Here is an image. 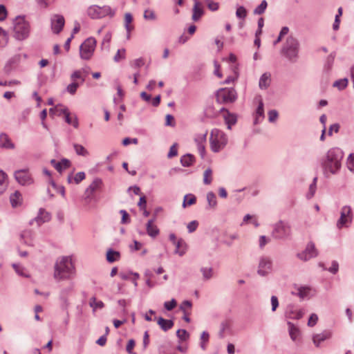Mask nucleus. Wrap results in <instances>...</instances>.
Here are the masks:
<instances>
[{
    "label": "nucleus",
    "mask_w": 354,
    "mask_h": 354,
    "mask_svg": "<svg viewBox=\"0 0 354 354\" xmlns=\"http://www.w3.org/2000/svg\"><path fill=\"white\" fill-rule=\"evenodd\" d=\"M74 273L72 259L68 257L59 258L55 265L54 277L62 280L69 279Z\"/></svg>",
    "instance_id": "f257e3e1"
},
{
    "label": "nucleus",
    "mask_w": 354,
    "mask_h": 354,
    "mask_svg": "<svg viewBox=\"0 0 354 354\" xmlns=\"http://www.w3.org/2000/svg\"><path fill=\"white\" fill-rule=\"evenodd\" d=\"M343 158L342 151L338 148L330 149L326 154V160L323 163L325 173H336L341 167V160Z\"/></svg>",
    "instance_id": "f03ea898"
},
{
    "label": "nucleus",
    "mask_w": 354,
    "mask_h": 354,
    "mask_svg": "<svg viewBox=\"0 0 354 354\" xmlns=\"http://www.w3.org/2000/svg\"><path fill=\"white\" fill-rule=\"evenodd\" d=\"M227 143V137L224 132L214 129L211 131L209 136L210 148L214 152H218L222 150Z\"/></svg>",
    "instance_id": "7ed1b4c3"
},
{
    "label": "nucleus",
    "mask_w": 354,
    "mask_h": 354,
    "mask_svg": "<svg viewBox=\"0 0 354 354\" xmlns=\"http://www.w3.org/2000/svg\"><path fill=\"white\" fill-rule=\"evenodd\" d=\"M14 37L18 40H24L28 37L30 27L24 17H17L13 21Z\"/></svg>",
    "instance_id": "20e7f679"
},
{
    "label": "nucleus",
    "mask_w": 354,
    "mask_h": 354,
    "mask_svg": "<svg viewBox=\"0 0 354 354\" xmlns=\"http://www.w3.org/2000/svg\"><path fill=\"white\" fill-rule=\"evenodd\" d=\"M299 50V43L297 40L292 36H289L283 47L282 48V53L289 59H292L297 56Z\"/></svg>",
    "instance_id": "39448f33"
},
{
    "label": "nucleus",
    "mask_w": 354,
    "mask_h": 354,
    "mask_svg": "<svg viewBox=\"0 0 354 354\" xmlns=\"http://www.w3.org/2000/svg\"><path fill=\"white\" fill-rule=\"evenodd\" d=\"M87 14L92 19H100L108 15L113 17L115 12L109 6L102 7L91 6L88 8Z\"/></svg>",
    "instance_id": "423d86ee"
},
{
    "label": "nucleus",
    "mask_w": 354,
    "mask_h": 354,
    "mask_svg": "<svg viewBox=\"0 0 354 354\" xmlns=\"http://www.w3.org/2000/svg\"><path fill=\"white\" fill-rule=\"evenodd\" d=\"M96 46V40L93 37L86 39L80 47V57L83 59H90L93 55Z\"/></svg>",
    "instance_id": "0eeeda50"
},
{
    "label": "nucleus",
    "mask_w": 354,
    "mask_h": 354,
    "mask_svg": "<svg viewBox=\"0 0 354 354\" xmlns=\"http://www.w3.org/2000/svg\"><path fill=\"white\" fill-rule=\"evenodd\" d=\"M216 98L221 104L232 103L236 99V93L233 88H220L216 92Z\"/></svg>",
    "instance_id": "6e6552de"
},
{
    "label": "nucleus",
    "mask_w": 354,
    "mask_h": 354,
    "mask_svg": "<svg viewBox=\"0 0 354 354\" xmlns=\"http://www.w3.org/2000/svg\"><path fill=\"white\" fill-rule=\"evenodd\" d=\"M15 180L21 185H30L33 183V178L26 169H19L14 174Z\"/></svg>",
    "instance_id": "1a4fd4ad"
},
{
    "label": "nucleus",
    "mask_w": 354,
    "mask_h": 354,
    "mask_svg": "<svg viewBox=\"0 0 354 354\" xmlns=\"http://www.w3.org/2000/svg\"><path fill=\"white\" fill-rule=\"evenodd\" d=\"M290 227L285 223L279 221L274 225L272 234L275 238L281 239L290 234Z\"/></svg>",
    "instance_id": "9d476101"
},
{
    "label": "nucleus",
    "mask_w": 354,
    "mask_h": 354,
    "mask_svg": "<svg viewBox=\"0 0 354 354\" xmlns=\"http://www.w3.org/2000/svg\"><path fill=\"white\" fill-rule=\"evenodd\" d=\"M352 219L351 209L349 206H344L342 208L341 216L337 221V226L341 228L347 223H351Z\"/></svg>",
    "instance_id": "9b49d317"
},
{
    "label": "nucleus",
    "mask_w": 354,
    "mask_h": 354,
    "mask_svg": "<svg viewBox=\"0 0 354 354\" xmlns=\"http://www.w3.org/2000/svg\"><path fill=\"white\" fill-rule=\"evenodd\" d=\"M65 24L64 18L62 15H55L51 19V28L54 33H59Z\"/></svg>",
    "instance_id": "f8f14e48"
},
{
    "label": "nucleus",
    "mask_w": 354,
    "mask_h": 354,
    "mask_svg": "<svg viewBox=\"0 0 354 354\" xmlns=\"http://www.w3.org/2000/svg\"><path fill=\"white\" fill-rule=\"evenodd\" d=\"M317 252L315 248L314 244L310 243L307 245L305 250L297 254L298 257L303 261H308L311 258L315 257Z\"/></svg>",
    "instance_id": "ddd939ff"
},
{
    "label": "nucleus",
    "mask_w": 354,
    "mask_h": 354,
    "mask_svg": "<svg viewBox=\"0 0 354 354\" xmlns=\"http://www.w3.org/2000/svg\"><path fill=\"white\" fill-rule=\"evenodd\" d=\"M207 132L198 133L196 135L194 141L197 145L198 152L201 157H203L205 153V143Z\"/></svg>",
    "instance_id": "4468645a"
},
{
    "label": "nucleus",
    "mask_w": 354,
    "mask_h": 354,
    "mask_svg": "<svg viewBox=\"0 0 354 354\" xmlns=\"http://www.w3.org/2000/svg\"><path fill=\"white\" fill-rule=\"evenodd\" d=\"M271 266L272 263L269 259L266 257L261 258L258 268L259 274L261 276L266 275L271 270Z\"/></svg>",
    "instance_id": "2eb2a0df"
},
{
    "label": "nucleus",
    "mask_w": 354,
    "mask_h": 354,
    "mask_svg": "<svg viewBox=\"0 0 354 354\" xmlns=\"http://www.w3.org/2000/svg\"><path fill=\"white\" fill-rule=\"evenodd\" d=\"M154 218L151 219L147 222L146 225L147 233L149 236L152 238L156 237L160 233V230L158 228V227L154 224Z\"/></svg>",
    "instance_id": "dca6fc26"
},
{
    "label": "nucleus",
    "mask_w": 354,
    "mask_h": 354,
    "mask_svg": "<svg viewBox=\"0 0 354 354\" xmlns=\"http://www.w3.org/2000/svg\"><path fill=\"white\" fill-rule=\"evenodd\" d=\"M331 336L332 333L330 331H324L322 333L313 335V341L316 346H319L322 342L330 338Z\"/></svg>",
    "instance_id": "f3484780"
},
{
    "label": "nucleus",
    "mask_w": 354,
    "mask_h": 354,
    "mask_svg": "<svg viewBox=\"0 0 354 354\" xmlns=\"http://www.w3.org/2000/svg\"><path fill=\"white\" fill-rule=\"evenodd\" d=\"M133 21V17L130 13H126L124 15V26L127 32V37L128 39H130L131 32L133 30L134 27L131 24Z\"/></svg>",
    "instance_id": "a211bd4d"
},
{
    "label": "nucleus",
    "mask_w": 354,
    "mask_h": 354,
    "mask_svg": "<svg viewBox=\"0 0 354 354\" xmlns=\"http://www.w3.org/2000/svg\"><path fill=\"white\" fill-rule=\"evenodd\" d=\"M271 83V75L270 73H263L260 77L259 86L261 89H266Z\"/></svg>",
    "instance_id": "6ab92c4d"
},
{
    "label": "nucleus",
    "mask_w": 354,
    "mask_h": 354,
    "mask_svg": "<svg viewBox=\"0 0 354 354\" xmlns=\"http://www.w3.org/2000/svg\"><path fill=\"white\" fill-rule=\"evenodd\" d=\"M0 147L6 149H13L15 145L6 134L1 133L0 135Z\"/></svg>",
    "instance_id": "aec40b11"
},
{
    "label": "nucleus",
    "mask_w": 354,
    "mask_h": 354,
    "mask_svg": "<svg viewBox=\"0 0 354 354\" xmlns=\"http://www.w3.org/2000/svg\"><path fill=\"white\" fill-rule=\"evenodd\" d=\"M106 261L109 263L118 261L120 259V253L112 249H109L106 254Z\"/></svg>",
    "instance_id": "412c9836"
},
{
    "label": "nucleus",
    "mask_w": 354,
    "mask_h": 354,
    "mask_svg": "<svg viewBox=\"0 0 354 354\" xmlns=\"http://www.w3.org/2000/svg\"><path fill=\"white\" fill-rule=\"evenodd\" d=\"M52 165L61 173L63 169L69 167L70 162L68 160L64 159L61 162H56L55 160H51Z\"/></svg>",
    "instance_id": "4be33fe9"
},
{
    "label": "nucleus",
    "mask_w": 354,
    "mask_h": 354,
    "mask_svg": "<svg viewBox=\"0 0 354 354\" xmlns=\"http://www.w3.org/2000/svg\"><path fill=\"white\" fill-rule=\"evenodd\" d=\"M203 15V9L201 7V4L198 1H195L194 8H193V15L192 19L194 21H197Z\"/></svg>",
    "instance_id": "5701e85b"
},
{
    "label": "nucleus",
    "mask_w": 354,
    "mask_h": 354,
    "mask_svg": "<svg viewBox=\"0 0 354 354\" xmlns=\"http://www.w3.org/2000/svg\"><path fill=\"white\" fill-rule=\"evenodd\" d=\"M84 70H77L74 71L71 75V80L72 82H78L80 80V84H82L85 80V76L84 75Z\"/></svg>",
    "instance_id": "b1692460"
},
{
    "label": "nucleus",
    "mask_w": 354,
    "mask_h": 354,
    "mask_svg": "<svg viewBox=\"0 0 354 354\" xmlns=\"http://www.w3.org/2000/svg\"><path fill=\"white\" fill-rule=\"evenodd\" d=\"M68 109L62 106V105H57L55 106L54 108H51L49 110V113L50 115H58L60 116L62 114L65 115L68 112Z\"/></svg>",
    "instance_id": "393cba45"
},
{
    "label": "nucleus",
    "mask_w": 354,
    "mask_h": 354,
    "mask_svg": "<svg viewBox=\"0 0 354 354\" xmlns=\"http://www.w3.org/2000/svg\"><path fill=\"white\" fill-rule=\"evenodd\" d=\"M158 324L163 330L166 331L172 328V326H174V322L171 320L165 319L162 317H160L158 319Z\"/></svg>",
    "instance_id": "a878e982"
},
{
    "label": "nucleus",
    "mask_w": 354,
    "mask_h": 354,
    "mask_svg": "<svg viewBox=\"0 0 354 354\" xmlns=\"http://www.w3.org/2000/svg\"><path fill=\"white\" fill-rule=\"evenodd\" d=\"M10 200L12 206L17 207L21 203L22 196L19 192L16 191L14 194H12L10 196Z\"/></svg>",
    "instance_id": "bb28decb"
},
{
    "label": "nucleus",
    "mask_w": 354,
    "mask_h": 354,
    "mask_svg": "<svg viewBox=\"0 0 354 354\" xmlns=\"http://www.w3.org/2000/svg\"><path fill=\"white\" fill-rule=\"evenodd\" d=\"M50 219V215L48 212H46L44 209H40L39 214L37 217V222L38 224H41L45 222L48 221Z\"/></svg>",
    "instance_id": "cd10ccee"
},
{
    "label": "nucleus",
    "mask_w": 354,
    "mask_h": 354,
    "mask_svg": "<svg viewBox=\"0 0 354 354\" xmlns=\"http://www.w3.org/2000/svg\"><path fill=\"white\" fill-rule=\"evenodd\" d=\"M65 121L68 124L73 125L75 128L78 127V120L75 115L70 113L68 111L64 115Z\"/></svg>",
    "instance_id": "c85d7f7f"
},
{
    "label": "nucleus",
    "mask_w": 354,
    "mask_h": 354,
    "mask_svg": "<svg viewBox=\"0 0 354 354\" xmlns=\"http://www.w3.org/2000/svg\"><path fill=\"white\" fill-rule=\"evenodd\" d=\"M195 161V158L191 154H186L180 158V162L184 167L191 166Z\"/></svg>",
    "instance_id": "c756f323"
},
{
    "label": "nucleus",
    "mask_w": 354,
    "mask_h": 354,
    "mask_svg": "<svg viewBox=\"0 0 354 354\" xmlns=\"http://www.w3.org/2000/svg\"><path fill=\"white\" fill-rule=\"evenodd\" d=\"M290 338L295 341L299 335V330L292 323H288Z\"/></svg>",
    "instance_id": "7c9ffc66"
},
{
    "label": "nucleus",
    "mask_w": 354,
    "mask_h": 354,
    "mask_svg": "<svg viewBox=\"0 0 354 354\" xmlns=\"http://www.w3.org/2000/svg\"><path fill=\"white\" fill-rule=\"evenodd\" d=\"M304 313L302 310L299 309V310H297V309H292V310H290L288 313H287V317L289 318V319H299L300 318H301L304 315Z\"/></svg>",
    "instance_id": "2f4dec72"
},
{
    "label": "nucleus",
    "mask_w": 354,
    "mask_h": 354,
    "mask_svg": "<svg viewBox=\"0 0 354 354\" xmlns=\"http://www.w3.org/2000/svg\"><path fill=\"white\" fill-rule=\"evenodd\" d=\"M8 187L6 174L3 171H0V194H3Z\"/></svg>",
    "instance_id": "473e14b6"
},
{
    "label": "nucleus",
    "mask_w": 354,
    "mask_h": 354,
    "mask_svg": "<svg viewBox=\"0 0 354 354\" xmlns=\"http://www.w3.org/2000/svg\"><path fill=\"white\" fill-rule=\"evenodd\" d=\"M89 305L93 310H95L96 309H101L104 306V304L102 301L97 300L94 297L89 299Z\"/></svg>",
    "instance_id": "72a5a7b5"
},
{
    "label": "nucleus",
    "mask_w": 354,
    "mask_h": 354,
    "mask_svg": "<svg viewBox=\"0 0 354 354\" xmlns=\"http://www.w3.org/2000/svg\"><path fill=\"white\" fill-rule=\"evenodd\" d=\"M102 185V181L100 178H95L91 185L87 187L89 189V192H96L100 189Z\"/></svg>",
    "instance_id": "f704fd0d"
},
{
    "label": "nucleus",
    "mask_w": 354,
    "mask_h": 354,
    "mask_svg": "<svg viewBox=\"0 0 354 354\" xmlns=\"http://www.w3.org/2000/svg\"><path fill=\"white\" fill-rule=\"evenodd\" d=\"M196 198L193 194L186 195L184 197L183 206V207H186L187 206L192 205L196 203Z\"/></svg>",
    "instance_id": "c9c22d12"
},
{
    "label": "nucleus",
    "mask_w": 354,
    "mask_h": 354,
    "mask_svg": "<svg viewBox=\"0 0 354 354\" xmlns=\"http://www.w3.org/2000/svg\"><path fill=\"white\" fill-rule=\"evenodd\" d=\"M207 200L210 207L214 208L216 206V197L213 192H210L207 194Z\"/></svg>",
    "instance_id": "e433bc0d"
},
{
    "label": "nucleus",
    "mask_w": 354,
    "mask_h": 354,
    "mask_svg": "<svg viewBox=\"0 0 354 354\" xmlns=\"http://www.w3.org/2000/svg\"><path fill=\"white\" fill-rule=\"evenodd\" d=\"M259 106L256 112V122H257L259 117H263L264 109H263V103L262 102L261 97H259Z\"/></svg>",
    "instance_id": "4c0bfd02"
},
{
    "label": "nucleus",
    "mask_w": 354,
    "mask_h": 354,
    "mask_svg": "<svg viewBox=\"0 0 354 354\" xmlns=\"http://www.w3.org/2000/svg\"><path fill=\"white\" fill-rule=\"evenodd\" d=\"M212 181V170L207 169L203 174V183L205 185H209Z\"/></svg>",
    "instance_id": "58836bf2"
},
{
    "label": "nucleus",
    "mask_w": 354,
    "mask_h": 354,
    "mask_svg": "<svg viewBox=\"0 0 354 354\" xmlns=\"http://www.w3.org/2000/svg\"><path fill=\"white\" fill-rule=\"evenodd\" d=\"M74 149L77 154L82 156H87L88 151L81 145L75 144Z\"/></svg>",
    "instance_id": "ea45409f"
},
{
    "label": "nucleus",
    "mask_w": 354,
    "mask_h": 354,
    "mask_svg": "<svg viewBox=\"0 0 354 354\" xmlns=\"http://www.w3.org/2000/svg\"><path fill=\"white\" fill-rule=\"evenodd\" d=\"M268 6V3L266 0H263L259 6H258L254 10V14L261 15L263 14Z\"/></svg>",
    "instance_id": "a19ab883"
},
{
    "label": "nucleus",
    "mask_w": 354,
    "mask_h": 354,
    "mask_svg": "<svg viewBox=\"0 0 354 354\" xmlns=\"http://www.w3.org/2000/svg\"><path fill=\"white\" fill-rule=\"evenodd\" d=\"M126 57V50L124 48L119 49L115 55L113 59L115 62H118L120 60L124 59Z\"/></svg>",
    "instance_id": "79ce46f5"
},
{
    "label": "nucleus",
    "mask_w": 354,
    "mask_h": 354,
    "mask_svg": "<svg viewBox=\"0 0 354 354\" xmlns=\"http://www.w3.org/2000/svg\"><path fill=\"white\" fill-rule=\"evenodd\" d=\"M348 80L346 78L341 79L334 82L333 86L338 88L339 90H342L347 86Z\"/></svg>",
    "instance_id": "37998d69"
},
{
    "label": "nucleus",
    "mask_w": 354,
    "mask_h": 354,
    "mask_svg": "<svg viewBox=\"0 0 354 354\" xmlns=\"http://www.w3.org/2000/svg\"><path fill=\"white\" fill-rule=\"evenodd\" d=\"M209 335L208 333H207L205 331L203 332V333L201 334V346L203 350H205L206 348V344L209 341Z\"/></svg>",
    "instance_id": "c03bdc74"
},
{
    "label": "nucleus",
    "mask_w": 354,
    "mask_h": 354,
    "mask_svg": "<svg viewBox=\"0 0 354 354\" xmlns=\"http://www.w3.org/2000/svg\"><path fill=\"white\" fill-rule=\"evenodd\" d=\"M185 243L182 240H180L176 243V252L182 256L185 252Z\"/></svg>",
    "instance_id": "a18cd8bd"
},
{
    "label": "nucleus",
    "mask_w": 354,
    "mask_h": 354,
    "mask_svg": "<svg viewBox=\"0 0 354 354\" xmlns=\"http://www.w3.org/2000/svg\"><path fill=\"white\" fill-rule=\"evenodd\" d=\"M310 291V288L308 286H301L298 288L297 295L301 297L304 298L307 296Z\"/></svg>",
    "instance_id": "49530a36"
},
{
    "label": "nucleus",
    "mask_w": 354,
    "mask_h": 354,
    "mask_svg": "<svg viewBox=\"0 0 354 354\" xmlns=\"http://www.w3.org/2000/svg\"><path fill=\"white\" fill-rule=\"evenodd\" d=\"M236 15L238 18L245 19L247 16V10L243 6H239L236 11Z\"/></svg>",
    "instance_id": "de8ad7c7"
},
{
    "label": "nucleus",
    "mask_w": 354,
    "mask_h": 354,
    "mask_svg": "<svg viewBox=\"0 0 354 354\" xmlns=\"http://www.w3.org/2000/svg\"><path fill=\"white\" fill-rule=\"evenodd\" d=\"M80 85L79 82H73L67 86V91L71 94L73 95L75 93L77 88Z\"/></svg>",
    "instance_id": "09e8293b"
},
{
    "label": "nucleus",
    "mask_w": 354,
    "mask_h": 354,
    "mask_svg": "<svg viewBox=\"0 0 354 354\" xmlns=\"http://www.w3.org/2000/svg\"><path fill=\"white\" fill-rule=\"evenodd\" d=\"M12 268H14V270H15V272L20 276H22V277H28V275H27L25 272H24V268L21 266L19 264H13L12 265Z\"/></svg>",
    "instance_id": "8fccbe9b"
},
{
    "label": "nucleus",
    "mask_w": 354,
    "mask_h": 354,
    "mask_svg": "<svg viewBox=\"0 0 354 354\" xmlns=\"http://www.w3.org/2000/svg\"><path fill=\"white\" fill-rule=\"evenodd\" d=\"M8 41V35L5 30L0 27V46H3Z\"/></svg>",
    "instance_id": "3c124183"
},
{
    "label": "nucleus",
    "mask_w": 354,
    "mask_h": 354,
    "mask_svg": "<svg viewBox=\"0 0 354 354\" xmlns=\"http://www.w3.org/2000/svg\"><path fill=\"white\" fill-rule=\"evenodd\" d=\"M144 18L147 20H154L156 19V15L152 10H146L144 12Z\"/></svg>",
    "instance_id": "603ef678"
},
{
    "label": "nucleus",
    "mask_w": 354,
    "mask_h": 354,
    "mask_svg": "<svg viewBox=\"0 0 354 354\" xmlns=\"http://www.w3.org/2000/svg\"><path fill=\"white\" fill-rule=\"evenodd\" d=\"M205 2L207 3L208 8L212 11H216L219 8V4L217 2H214L212 0H206Z\"/></svg>",
    "instance_id": "864d4df0"
},
{
    "label": "nucleus",
    "mask_w": 354,
    "mask_h": 354,
    "mask_svg": "<svg viewBox=\"0 0 354 354\" xmlns=\"http://www.w3.org/2000/svg\"><path fill=\"white\" fill-rule=\"evenodd\" d=\"M178 337L181 340H186L189 337V334L184 329H179L177 333Z\"/></svg>",
    "instance_id": "5fc2aeb1"
},
{
    "label": "nucleus",
    "mask_w": 354,
    "mask_h": 354,
    "mask_svg": "<svg viewBox=\"0 0 354 354\" xmlns=\"http://www.w3.org/2000/svg\"><path fill=\"white\" fill-rule=\"evenodd\" d=\"M317 321H318V316L316 314L313 313L309 317V319L308 322V326L310 327H313L317 324Z\"/></svg>",
    "instance_id": "6e6d98bb"
},
{
    "label": "nucleus",
    "mask_w": 354,
    "mask_h": 354,
    "mask_svg": "<svg viewBox=\"0 0 354 354\" xmlns=\"http://www.w3.org/2000/svg\"><path fill=\"white\" fill-rule=\"evenodd\" d=\"M201 272H203V277L205 279H209L212 276V270L209 268H204L201 269Z\"/></svg>",
    "instance_id": "4d7b16f0"
},
{
    "label": "nucleus",
    "mask_w": 354,
    "mask_h": 354,
    "mask_svg": "<svg viewBox=\"0 0 354 354\" xmlns=\"http://www.w3.org/2000/svg\"><path fill=\"white\" fill-rule=\"evenodd\" d=\"M198 223L196 221H193L187 224V230L189 233L194 232L198 227Z\"/></svg>",
    "instance_id": "13d9d810"
},
{
    "label": "nucleus",
    "mask_w": 354,
    "mask_h": 354,
    "mask_svg": "<svg viewBox=\"0 0 354 354\" xmlns=\"http://www.w3.org/2000/svg\"><path fill=\"white\" fill-rule=\"evenodd\" d=\"M176 305H177V303H176V300L174 299L169 301H166L164 304L165 308L167 310H171L176 306Z\"/></svg>",
    "instance_id": "bf43d9fd"
},
{
    "label": "nucleus",
    "mask_w": 354,
    "mask_h": 354,
    "mask_svg": "<svg viewBox=\"0 0 354 354\" xmlns=\"http://www.w3.org/2000/svg\"><path fill=\"white\" fill-rule=\"evenodd\" d=\"M316 182H317V178H315L313 179V183L310 185L309 187V192L308 194V197L311 198L313 196L315 190H316Z\"/></svg>",
    "instance_id": "052dcab7"
},
{
    "label": "nucleus",
    "mask_w": 354,
    "mask_h": 354,
    "mask_svg": "<svg viewBox=\"0 0 354 354\" xmlns=\"http://www.w3.org/2000/svg\"><path fill=\"white\" fill-rule=\"evenodd\" d=\"M225 121L228 125V129L231 128V125L234 124L236 122V117L233 115H228L225 117Z\"/></svg>",
    "instance_id": "680f3d73"
},
{
    "label": "nucleus",
    "mask_w": 354,
    "mask_h": 354,
    "mask_svg": "<svg viewBox=\"0 0 354 354\" xmlns=\"http://www.w3.org/2000/svg\"><path fill=\"white\" fill-rule=\"evenodd\" d=\"M131 64L135 68H138L145 64V62L142 58H139L133 61Z\"/></svg>",
    "instance_id": "e2e57ef3"
},
{
    "label": "nucleus",
    "mask_w": 354,
    "mask_h": 354,
    "mask_svg": "<svg viewBox=\"0 0 354 354\" xmlns=\"http://www.w3.org/2000/svg\"><path fill=\"white\" fill-rule=\"evenodd\" d=\"M278 118V113L275 110H271L268 112V120L270 122H274Z\"/></svg>",
    "instance_id": "0e129e2a"
},
{
    "label": "nucleus",
    "mask_w": 354,
    "mask_h": 354,
    "mask_svg": "<svg viewBox=\"0 0 354 354\" xmlns=\"http://www.w3.org/2000/svg\"><path fill=\"white\" fill-rule=\"evenodd\" d=\"M165 124L167 126H171V127H174L175 126V120H174V118L170 115V114H167L165 117Z\"/></svg>",
    "instance_id": "69168bd1"
},
{
    "label": "nucleus",
    "mask_w": 354,
    "mask_h": 354,
    "mask_svg": "<svg viewBox=\"0 0 354 354\" xmlns=\"http://www.w3.org/2000/svg\"><path fill=\"white\" fill-rule=\"evenodd\" d=\"M85 174L84 172H78L75 174L74 177V181L76 184L80 183L82 180H83L85 178Z\"/></svg>",
    "instance_id": "338daca9"
},
{
    "label": "nucleus",
    "mask_w": 354,
    "mask_h": 354,
    "mask_svg": "<svg viewBox=\"0 0 354 354\" xmlns=\"http://www.w3.org/2000/svg\"><path fill=\"white\" fill-rule=\"evenodd\" d=\"M133 272H121L120 277L123 280H131Z\"/></svg>",
    "instance_id": "774afa93"
}]
</instances>
